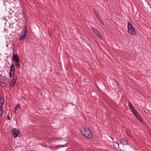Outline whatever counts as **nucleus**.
<instances>
[{
  "instance_id": "obj_1",
  "label": "nucleus",
  "mask_w": 151,
  "mask_h": 151,
  "mask_svg": "<svg viewBox=\"0 0 151 151\" xmlns=\"http://www.w3.org/2000/svg\"><path fill=\"white\" fill-rule=\"evenodd\" d=\"M81 131L86 137L90 139L93 138V134L88 128L85 127L84 128H82Z\"/></svg>"
},
{
  "instance_id": "obj_2",
  "label": "nucleus",
  "mask_w": 151,
  "mask_h": 151,
  "mask_svg": "<svg viewBox=\"0 0 151 151\" xmlns=\"http://www.w3.org/2000/svg\"><path fill=\"white\" fill-rule=\"evenodd\" d=\"M127 29L128 32L130 35L134 36L136 34L134 28L129 22H128V23Z\"/></svg>"
},
{
  "instance_id": "obj_3",
  "label": "nucleus",
  "mask_w": 151,
  "mask_h": 151,
  "mask_svg": "<svg viewBox=\"0 0 151 151\" xmlns=\"http://www.w3.org/2000/svg\"><path fill=\"white\" fill-rule=\"evenodd\" d=\"M27 26L24 25L23 27V29L21 32V35L19 39V41L23 40L27 36Z\"/></svg>"
},
{
  "instance_id": "obj_4",
  "label": "nucleus",
  "mask_w": 151,
  "mask_h": 151,
  "mask_svg": "<svg viewBox=\"0 0 151 151\" xmlns=\"http://www.w3.org/2000/svg\"><path fill=\"white\" fill-rule=\"evenodd\" d=\"M13 58L14 61L15 62V65L16 68L19 69L20 67V61L19 58L17 55H14L13 56Z\"/></svg>"
},
{
  "instance_id": "obj_5",
  "label": "nucleus",
  "mask_w": 151,
  "mask_h": 151,
  "mask_svg": "<svg viewBox=\"0 0 151 151\" xmlns=\"http://www.w3.org/2000/svg\"><path fill=\"white\" fill-rule=\"evenodd\" d=\"M15 73V68L14 65L12 64L11 65L9 72V76L10 77H12Z\"/></svg>"
},
{
  "instance_id": "obj_6",
  "label": "nucleus",
  "mask_w": 151,
  "mask_h": 151,
  "mask_svg": "<svg viewBox=\"0 0 151 151\" xmlns=\"http://www.w3.org/2000/svg\"><path fill=\"white\" fill-rule=\"evenodd\" d=\"M12 131V135L14 138H16L20 133L19 131L16 129H13Z\"/></svg>"
},
{
  "instance_id": "obj_7",
  "label": "nucleus",
  "mask_w": 151,
  "mask_h": 151,
  "mask_svg": "<svg viewBox=\"0 0 151 151\" xmlns=\"http://www.w3.org/2000/svg\"><path fill=\"white\" fill-rule=\"evenodd\" d=\"M4 101H0V116H1L4 113L3 106L4 105Z\"/></svg>"
},
{
  "instance_id": "obj_8",
  "label": "nucleus",
  "mask_w": 151,
  "mask_h": 151,
  "mask_svg": "<svg viewBox=\"0 0 151 151\" xmlns=\"http://www.w3.org/2000/svg\"><path fill=\"white\" fill-rule=\"evenodd\" d=\"M129 107L130 109L134 115H136V114H137V112L136 111L131 103H129Z\"/></svg>"
},
{
  "instance_id": "obj_9",
  "label": "nucleus",
  "mask_w": 151,
  "mask_h": 151,
  "mask_svg": "<svg viewBox=\"0 0 151 151\" xmlns=\"http://www.w3.org/2000/svg\"><path fill=\"white\" fill-rule=\"evenodd\" d=\"M17 77L16 76H15L13 79L10 82V86L12 87V88L14 87L15 85L16 82V81L17 79Z\"/></svg>"
},
{
  "instance_id": "obj_10",
  "label": "nucleus",
  "mask_w": 151,
  "mask_h": 151,
  "mask_svg": "<svg viewBox=\"0 0 151 151\" xmlns=\"http://www.w3.org/2000/svg\"><path fill=\"white\" fill-rule=\"evenodd\" d=\"M21 109V107L19 105L16 106L14 109V113L15 114H18L20 109Z\"/></svg>"
},
{
  "instance_id": "obj_11",
  "label": "nucleus",
  "mask_w": 151,
  "mask_h": 151,
  "mask_svg": "<svg viewBox=\"0 0 151 151\" xmlns=\"http://www.w3.org/2000/svg\"><path fill=\"white\" fill-rule=\"evenodd\" d=\"M120 142L123 145H127V142L125 140H124V139H122L120 140Z\"/></svg>"
},
{
  "instance_id": "obj_12",
  "label": "nucleus",
  "mask_w": 151,
  "mask_h": 151,
  "mask_svg": "<svg viewBox=\"0 0 151 151\" xmlns=\"http://www.w3.org/2000/svg\"><path fill=\"white\" fill-rule=\"evenodd\" d=\"M91 30L93 32L95 33L96 35L98 34L99 32L98 30L95 29L93 27H92L91 28Z\"/></svg>"
},
{
  "instance_id": "obj_13",
  "label": "nucleus",
  "mask_w": 151,
  "mask_h": 151,
  "mask_svg": "<svg viewBox=\"0 0 151 151\" xmlns=\"http://www.w3.org/2000/svg\"><path fill=\"white\" fill-rule=\"evenodd\" d=\"M136 118H137L138 120L140 122H142V119L141 118L140 116L139 115H138V113L136 114V115H135Z\"/></svg>"
},
{
  "instance_id": "obj_14",
  "label": "nucleus",
  "mask_w": 151,
  "mask_h": 151,
  "mask_svg": "<svg viewBox=\"0 0 151 151\" xmlns=\"http://www.w3.org/2000/svg\"><path fill=\"white\" fill-rule=\"evenodd\" d=\"M6 79V78L4 76H3L2 75L0 74V80L4 81Z\"/></svg>"
},
{
  "instance_id": "obj_15",
  "label": "nucleus",
  "mask_w": 151,
  "mask_h": 151,
  "mask_svg": "<svg viewBox=\"0 0 151 151\" xmlns=\"http://www.w3.org/2000/svg\"><path fill=\"white\" fill-rule=\"evenodd\" d=\"M0 86L3 88H4L6 87V85L4 83L0 82Z\"/></svg>"
},
{
  "instance_id": "obj_16",
  "label": "nucleus",
  "mask_w": 151,
  "mask_h": 151,
  "mask_svg": "<svg viewBox=\"0 0 151 151\" xmlns=\"http://www.w3.org/2000/svg\"><path fill=\"white\" fill-rule=\"evenodd\" d=\"M96 35L98 37L99 39H102V37L101 35V34H100V33H99V32L98 33V34L97 35Z\"/></svg>"
},
{
  "instance_id": "obj_17",
  "label": "nucleus",
  "mask_w": 151,
  "mask_h": 151,
  "mask_svg": "<svg viewBox=\"0 0 151 151\" xmlns=\"http://www.w3.org/2000/svg\"><path fill=\"white\" fill-rule=\"evenodd\" d=\"M96 17L99 20H100V17L99 15L98 14H96Z\"/></svg>"
},
{
  "instance_id": "obj_18",
  "label": "nucleus",
  "mask_w": 151,
  "mask_h": 151,
  "mask_svg": "<svg viewBox=\"0 0 151 151\" xmlns=\"http://www.w3.org/2000/svg\"><path fill=\"white\" fill-rule=\"evenodd\" d=\"M6 119L7 120H9L10 119V117L9 115H7Z\"/></svg>"
},
{
  "instance_id": "obj_19",
  "label": "nucleus",
  "mask_w": 151,
  "mask_h": 151,
  "mask_svg": "<svg viewBox=\"0 0 151 151\" xmlns=\"http://www.w3.org/2000/svg\"><path fill=\"white\" fill-rule=\"evenodd\" d=\"M99 20L100 21V23H101L102 24H103V25H104V23H103V22L101 21V19H100V20Z\"/></svg>"
}]
</instances>
